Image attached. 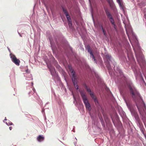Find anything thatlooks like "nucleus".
I'll return each mask as SVG.
<instances>
[{
  "instance_id": "20e7f679",
  "label": "nucleus",
  "mask_w": 146,
  "mask_h": 146,
  "mask_svg": "<svg viewBox=\"0 0 146 146\" xmlns=\"http://www.w3.org/2000/svg\"><path fill=\"white\" fill-rule=\"evenodd\" d=\"M79 92L86 109L90 111L91 110V106L86 95L82 91L79 90Z\"/></svg>"
},
{
  "instance_id": "473e14b6",
  "label": "nucleus",
  "mask_w": 146,
  "mask_h": 146,
  "mask_svg": "<svg viewBox=\"0 0 146 146\" xmlns=\"http://www.w3.org/2000/svg\"><path fill=\"white\" fill-rule=\"evenodd\" d=\"M101 80V79L100 78H98V82L99 80Z\"/></svg>"
},
{
  "instance_id": "423d86ee",
  "label": "nucleus",
  "mask_w": 146,
  "mask_h": 146,
  "mask_svg": "<svg viewBox=\"0 0 146 146\" xmlns=\"http://www.w3.org/2000/svg\"><path fill=\"white\" fill-rule=\"evenodd\" d=\"M124 100L132 115L137 120L138 119V115L136 112L134 110L133 105L129 102H127L125 99H124Z\"/></svg>"
},
{
  "instance_id": "f8f14e48",
  "label": "nucleus",
  "mask_w": 146,
  "mask_h": 146,
  "mask_svg": "<svg viewBox=\"0 0 146 146\" xmlns=\"http://www.w3.org/2000/svg\"><path fill=\"white\" fill-rule=\"evenodd\" d=\"M10 56L12 61L17 65L19 66L20 62V60L17 59L14 55L11 53L10 54Z\"/></svg>"
},
{
  "instance_id": "bb28decb",
  "label": "nucleus",
  "mask_w": 146,
  "mask_h": 146,
  "mask_svg": "<svg viewBox=\"0 0 146 146\" xmlns=\"http://www.w3.org/2000/svg\"><path fill=\"white\" fill-rule=\"evenodd\" d=\"M83 85L84 86V87H85V89L86 88H87V87H88L87 85L85 83H84L83 84Z\"/></svg>"
},
{
  "instance_id": "dca6fc26",
  "label": "nucleus",
  "mask_w": 146,
  "mask_h": 146,
  "mask_svg": "<svg viewBox=\"0 0 146 146\" xmlns=\"http://www.w3.org/2000/svg\"><path fill=\"white\" fill-rule=\"evenodd\" d=\"M107 1L110 7L113 9H114L115 8V6L113 2V0H108Z\"/></svg>"
},
{
  "instance_id": "6ab92c4d",
  "label": "nucleus",
  "mask_w": 146,
  "mask_h": 146,
  "mask_svg": "<svg viewBox=\"0 0 146 146\" xmlns=\"http://www.w3.org/2000/svg\"><path fill=\"white\" fill-rule=\"evenodd\" d=\"M105 62V64L106 65L107 68H108L110 72V71L111 70V66L110 64V63L108 60L107 61Z\"/></svg>"
},
{
  "instance_id": "a878e982",
  "label": "nucleus",
  "mask_w": 146,
  "mask_h": 146,
  "mask_svg": "<svg viewBox=\"0 0 146 146\" xmlns=\"http://www.w3.org/2000/svg\"><path fill=\"white\" fill-rule=\"evenodd\" d=\"M101 123L102 124V125L103 126H104V122L103 121V120H101Z\"/></svg>"
},
{
  "instance_id": "4be33fe9",
  "label": "nucleus",
  "mask_w": 146,
  "mask_h": 146,
  "mask_svg": "<svg viewBox=\"0 0 146 146\" xmlns=\"http://www.w3.org/2000/svg\"><path fill=\"white\" fill-rule=\"evenodd\" d=\"M62 10L65 15H66L68 13L67 10L65 9H64L63 7H62Z\"/></svg>"
},
{
  "instance_id": "9d476101",
  "label": "nucleus",
  "mask_w": 146,
  "mask_h": 146,
  "mask_svg": "<svg viewBox=\"0 0 146 146\" xmlns=\"http://www.w3.org/2000/svg\"><path fill=\"white\" fill-rule=\"evenodd\" d=\"M109 19V20L112 25H114L115 22L109 10L107 9H104Z\"/></svg>"
},
{
  "instance_id": "58836bf2",
  "label": "nucleus",
  "mask_w": 146,
  "mask_h": 146,
  "mask_svg": "<svg viewBox=\"0 0 146 146\" xmlns=\"http://www.w3.org/2000/svg\"><path fill=\"white\" fill-rule=\"evenodd\" d=\"M31 84H32V86H33V82H31Z\"/></svg>"
},
{
  "instance_id": "b1692460",
  "label": "nucleus",
  "mask_w": 146,
  "mask_h": 146,
  "mask_svg": "<svg viewBox=\"0 0 146 146\" xmlns=\"http://www.w3.org/2000/svg\"><path fill=\"white\" fill-rule=\"evenodd\" d=\"M113 25V27L114 29L116 30V31H117V26L115 24V23L114 24V25Z\"/></svg>"
},
{
  "instance_id": "ddd939ff",
  "label": "nucleus",
  "mask_w": 146,
  "mask_h": 146,
  "mask_svg": "<svg viewBox=\"0 0 146 146\" xmlns=\"http://www.w3.org/2000/svg\"><path fill=\"white\" fill-rule=\"evenodd\" d=\"M86 48L87 49L88 52L90 54V58H92L93 60H94V62L96 63H97V61L95 58V57L93 55V54L92 52L90 47L89 45H87L86 47Z\"/></svg>"
},
{
  "instance_id": "ea45409f",
  "label": "nucleus",
  "mask_w": 146,
  "mask_h": 146,
  "mask_svg": "<svg viewBox=\"0 0 146 146\" xmlns=\"http://www.w3.org/2000/svg\"><path fill=\"white\" fill-rule=\"evenodd\" d=\"M145 18L146 19V14H145Z\"/></svg>"
},
{
  "instance_id": "7ed1b4c3",
  "label": "nucleus",
  "mask_w": 146,
  "mask_h": 146,
  "mask_svg": "<svg viewBox=\"0 0 146 146\" xmlns=\"http://www.w3.org/2000/svg\"><path fill=\"white\" fill-rule=\"evenodd\" d=\"M54 38L56 46V44L53 41L52 39L51 38H49V40L51 45V47L54 54V53L55 50L56 49H57V47L58 48H60L59 44L61 42L60 39L59 38L58 36H55Z\"/></svg>"
},
{
  "instance_id": "a19ab883",
  "label": "nucleus",
  "mask_w": 146,
  "mask_h": 146,
  "mask_svg": "<svg viewBox=\"0 0 146 146\" xmlns=\"http://www.w3.org/2000/svg\"><path fill=\"white\" fill-rule=\"evenodd\" d=\"M89 0V2L90 3V0Z\"/></svg>"
},
{
  "instance_id": "2f4dec72",
  "label": "nucleus",
  "mask_w": 146,
  "mask_h": 146,
  "mask_svg": "<svg viewBox=\"0 0 146 146\" xmlns=\"http://www.w3.org/2000/svg\"><path fill=\"white\" fill-rule=\"evenodd\" d=\"M73 98H74V100L76 101V98L75 97L74 95H73Z\"/></svg>"
},
{
  "instance_id": "4468645a",
  "label": "nucleus",
  "mask_w": 146,
  "mask_h": 146,
  "mask_svg": "<svg viewBox=\"0 0 146 146\" xmlns=\"http://www.w3.org/2000/svg\"><path fill=\"white\" fill-rule=\"evenodd\" d=\"M26 72L24 76L26 77V79L27 80H30L33 79L31 74L28 69L26 70Z\"/></svg>"
},
{
  "instance_id": "9b49d317",
  "label": "nucleus",
  "mask_w": 146,
  "mask_h": 146,
  "mask_svg": "<svg viewBox=\"0 0 146 146\" xmlns=\"http://www.w3.org/2000/svg\"><path fill=\"white\" fill-rule=\"evenodd\" d=\"M87 91L89 93L90 95L92 97V98L93 99L94 102H95L96 105L98 104V100H97L96 98L94 96L93 93L91 92V90L90 88H88V87L86 88Z\"/></svg>"
},
{
  "instance_id": "aec40b11",
  "label": "nucleus",
  "mask_w": 146,
  "mask_h": 146,
  "mask_svg": "<svg viewBox=\"0 0 146 146\" xmlns=\"http://www.w3.org/2000/svg\"><path fill=\"white\" fill-rule=\"evenodd\" d=\"M65 15L66 17V18L68 21L69 25H70V24L71 25L72 23L70 21L71 19L69 15V13L67 14L66 15Z\"/></svg>"
},
{
  "instance_id": "f257e3e1",
  "label": "nucleus",
  "mask_w": 146,
  "mask_h": 146,
  "mask_svg": "<svg viewBox=\"0 0 146 146\" xmlns=\"http://www.w3.org/2000/svg\"><path fill=\"white\" fill-rule=\"evenodd\" d=\"M124 77L126 85L127 86L130 95L132 99L135 101L136 105L140 113L142 112V107L144 106L145 108V104L144 103L140 94L135 87L132 82L130 80L126 77L124 75H121Z\"/></svg>"
},
{
  "instance_id": "c9c22d12",
  "label": "nucleus",
  "mask_w": 146,
  "mask_h": 146,
  "mask_svg": "<svg viewBox=\"0 0 146 146\" xmlns=\"http://www.w3.org/2000/svg\"><path fill=\"white\" fill-rule=\"evenodd\" d=\"M49 102H47L46 103V105L49 104Z\"/></svg>"
},
{
  "instance_id": "f704fd0d",
  "label": "nucleus",
  "mask_w": 146,
  "mask_h": 146,
  "mask_svg": "<svg viewBox=\"0 0 146 146\" xmlns=\"http://www.w3.org/2000/svg\"><path fill=\"white\" fill-rule=\"evenodd\" d=\"M9 129L10 130H11L12 129V127H9Z\"/></svg>"
},
{
  "instance_id": "f03ea898",
  "label": "nucleus",
  "mask_w": 146,
  "mask_h": 146,
  "mask_svg": "<svg viewBox=\"0 0 146 146\" xmlns=\"http://www.w3.org/2000/svg\"><path fill=\"white\" fill-rule=\"evenodd\" d=\"M125 28L127 35L133 48L137 61L140 66L143 68V66H146V63L142 54L140 47L139 45L138 40L136 36H134L135 38L134 42H132L130 39L129 34V33H132L133 35L132 31L131 28L129 29H127L126 27H125Z\"/></svg>"
},
{
  "instance_id": "5701e85b",
  "label": "nucleus",
  "mask_w": 146,
  "mask_h": 146,
  "mask_svg": "<svg viewBox=\"0 0 146 146\" xmlns=\"http://www.w3.org/2000/svg\"><path fill=\"white\" fill-rule=\"evenodd\" d=\"M102 30L104 35L105 36H107L105 30L102 27Z\"/></svg>"
},
{
  "instance_id": "39448f33",
  "label": "nucleus",
  "mask_w": 146,
  "mask_h": 146,
  "mask_svg": "<svg viewBox=\"0 0 146 146\" xmlns=\"http://www.w3.org/2000/svg\"><path fill=\"white\" fill-rule=\"evenodd\" d=\"M106 57L110 61H111V62L113 63V64L114 66V69L115 70L116 72H118L120 75H123L124 76V74L122 70L120 69V68L119 66H117L116 68H115V67L116 65V63L114 61L113 59H111V56L110 55L108 54H106Z\"/></svg>"
},
{
  "instance_id": "6e6552de",
  "label": "nucleus",
  "mask_w": 146,
  "mask_h": 146,
  "mask_svg": "<svg viewBox=\"0 0 146 146\" xmlns=\"http://www.w3.org/2000/svg\"><path fill=\"white\" fill-rule=\"evenodd\" d=\"M68 68L69 70L72 75V77L71 78L72 80L74 86H75L76 85H78L77 82L76 80V75L75 72L71 66L69 65L68 66Z\"/></svg>"
},
{
  "instance_id": "c85d7f7f",
  "label": "nucleus",
  "mask_w": 146,
  "mask_h": 146,
  "mask_svg": "<svg viewBox=\"0 0 146 146\" xmlns=\"http://www.w3.org/2000/svg\"><path fill=\"white\" fill-rule=\"evenodd\" d=\"M33 91L34 93H35L36 92L35 89L34 88H33Z\"/></svg>"
},
{
  "instance_id": "0eeeda50",
  "label": "nucleus",
  "mask_w": 146,
  "mask_h": 146,
  "mask_svg": "<svg viewBox=\"0 0 146 146\" xmlns=\"http://www.w3.org/2000/svg\"><path fill=\"white\" fill-rule=\"evenodd\" d=\"M50 57H52V60L54 62V64L56 68H57L59 72L61 74L62 76L63 77L64 79L66 82V72L63 70V69L60 67V66L58 64L57 61H56L54 58L53 57L52 55L50 54Z\"/></svg>"
},
{
  "instance_id": "37998d69",
  "label": "nucleus",
  "mask_w": 146,
  "mask_h": 146,
  "mask_svg": "<svg viewBox=\"0 0 146 146\" xmlns=\"http://www.w3.org/2000/svg\"><path fill=\"white\" fill-rule=\"evenodd\" d=\"M20 36H21L20 35Z\"/></svg>"
},
{
  "instance_id": "393cba45",
  "label": "nucleus",
  "mask_w": 146,
  "mask_h": 146,
  "mask_svg": "<svg viewBox=\"0 0 146 146\" xmlns=\"http://www.w3.org/2000/svg\"><path fill=\"white\" fill-rule=\"evenodd\" d=\"M33 93H34L33 92H32L31 91V92H29V93L28 94L29 95V96H30L31 95H33Z\"/></svg>"
},
{
  "instance_id": "79ce46f5",
  "label": "nucleus",
  "mask_w": 146,
  "mask_h": 146,
  "mask_svg": "<svg viewBox=\"0 0 146 146\" xmlns=\"http://www.w3.org/2000/svg\"><path fill=\"white\" fill-rule=\"evenodd\" d=\"M105 118H106V117H104V118H105V120H106V119Z\"/></svg>"
},
{
  "instance_id": "c756f323",
  "label": "nucleus",
  "mask_w": 146,
  "mask_h": 146,
  "mask_svg": "<svg viewBox=\"0 0 146 146\" xmlns=\"http://www.w3.org/2000/svg\"><path fill=\"white\" fill-rule=\"evenodd\" d=\"M143 134L144 135V136L146 140V134L144 133L143 132Z\"/></svg>"
},
{
  "instance_id": "412c9836",
  "label": "nucleus",
  "mask_w": 146,
  "mask_h": 146,
  "mask_svg": "<svg viewBox=\"0 0 146 146\" xmlns=\"http://www.w3.org/2000/svg\"><path fill=\"white\" fill-rule=\"evenodd\" d=\"M5 123L7 125L9 126L13 125V123L9 120H7V121Z\"/></svg>"
},
{
  "instance_id": "4c0bfd02",
  "label": "nucleus",
  "mask_w": 146,
  "mask_h": 146,
  "mask_svg": "<svg viewBox=\"0 0 146 146\" xmlns=\"http://www.w3.org/2000/svg\"><path fill=\"white\" fill-rule=\"evenodd\" d=\"M4 120H5V121H7V119H6V117H5V119H4Z\"/></svg>"
},
{
  "instance_id": "e433bc0d",
  "label": "nucleus",
  "mask_w": 146,
  "mask_h": 146,
  "mask_svg": "<svg viewBox=\"0 0 146 146\" xmlns=\"http://www.w3.org/2000/svg\"><path fill=\"white\" fill-rule=\"evenodd\" d=\"M123 116H124L125 115V113L124 112L123 113Z\"/></svg>"
},
{
  "instance_id": "72a5a7b5",
  "label": "nucleus",
  "mask_w": 146,
  "mask_h": 146,
  "mask_svg": "<svg viewBox=\"0 0 146 146\" xmlns=\"http://www.w3.org/2000/svg\"><path fill=\"white\" fill-rule=\"evenodd\" d=\"M8 49V50L9 51V52H11V51H10V49H9V48L8 47H7Z\"/></svg>"
},
{
  "instance_id": "f3484780",
  "label": "nucleus",
  "mask_w": 146,
  "mask_h": 146,
  "mask_svg": "<svg viewBox=\"0 0 146 146\" xmlns=\"http://www.w3.org/2000/svg\"><path fill=\"white\" fill-rule=\"evenodd\" d=\"M44 137L43 135H39L37 138V140L39 142H41L44 141Z\"/></svg>"
},
{
  "instance_id": "a211bd4d",
  "label": "nucleus",
  "mask_w": 146,
  "mask_h": 146,
  "mask_svg": "<svg viewBox=\"0 0 146 146\" xmlns=\"http://www.w3.org/2000/svg\"><path fill=\"white\" fill-rule=\"evenodd\" d=\"M132 69L134 72V73L136 77L139 74V71L136 68H133L132 67Z\"/></svg>"
},
{
  "instance_id": "7c9ffc66",
  "label": "nucleus",
  "mask_w": 146,
  "mask_h": 146,
  "mask_svg": "<svg viewBox=\"0 0 146 146\" xmlns=\"http://www.w3.org/2000/svg\"><path fill=\"white\" fill-rule=\"evenodd\" d=\"M44 109H42V113H43L44 112Z\"/></svg>"
},
{
  "instance_id": "cd10ccee",
  "label": "nucleus",
  "mask_w": 146,
  "mask_h": 146,
  "mask_svg": "<svg viewBox=\"0 0 146 146\" xmlns=\"http://www.w3.org/2000/svg\"><path fill=\"white\" fill-rule=\"evenodd\" d=\"M74 87L77 90H78L79 89V86L78 85H77L75 86H74Z\"/></svg>"
},
{
  "instance_id": "1a4fd4ad",
  "label": "nucleus",
  "mask_w": 146,
  "mask_h": 146,
  "mask_svg": "<svg viewBox=\"0 0 146 146\" xmlns=\"http://www.w3.org/2000/svg\"><path fill=\"white\" fill-rule=\"evenodd\" d=\"M47 66L51 74L53 77V78L59 79L58 75L56 72L54 68L50 64H47Z\"/></svg>"
},
{
  "instance_id": "2eb2a0df",
  "label": "nucleus",
  "mask_w": 146,
  "mask_h": 146,
  "mask_svg": "<svg viewBox=\"0 0 146 146\" xmlns=\"http://www.w3.org/2000/svg\"><path fill=\"white\" fill-rule=\"evenodd\" d=\"M117 2L119 4L121 9L123 11L124 10V4L122 0H116Z\"/></svg>"
}]
</instances>
